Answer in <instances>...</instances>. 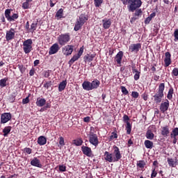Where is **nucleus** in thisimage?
<instances>
[{"instance_id":"obj_42","label":"nucleus","mask_w":178,"mask_h":178,"mask_svg":"<svg viewBox=\"0 0 178 178\" xmlns=\"http://www.w3.org/2000/svg\"><path fill=\"white\" fill-rule=\"evenodd\" d=\"M95 2V6L96 8H99L101 5H102V2H104V0H94Z\"/></svg>"},{"instance_id":"obj_2","label":"nucleus","mask_w":178,"mask_h":178,"mask_svg":"<svg viewBox=\"0 0 178 178\" xmlns=\"http://www.w3.org/2000/svg\"><path fill=\"white\" fill-rule=\"evenodd\" d=\"M165 91V83H161L159 86L157 92L152 96V100L154 104H161L162 102V98L165 97L163 92Z\"/></svg>"},{"instance_id":"obj_64","label":"nucleus","mask_w":178,"mask_h":178,"mask_svg":"<svg viewBox=\"0 0 178 178\" xmlns=\"http://www.w3.org/2000/svg\"><path fill=\"white\" fill-rule=\"evenodd\" d=\"M90 120H91V118L89 116L85 117L83 118V122L85 123H89Z\"/></svg>"},{"instance_id":"obj_47","label":"nucleus","mask_w":178,"mask_h":178,"mask_svg":"<svg viewBox=\"0 0 178 178\" xmlns=\"http://www.w3.org/2000/svg\"><path fill=\"white\" fill-rule=\"evenodd\" d=\"M165 67H168L172 64V59H164Z\"/></svg>"},{"instance_id":"obj_12","label":"nucleus","mask_w":178,"mask_h":178,"mask_svg":"<svg viewBox=\"0 0 178 178\" xmlns=\"http://www.w3.org/2000/svg\"><path fill=\"white\" fill-rule=\"evenodd\" d=\"M169 106H170L169 100L165 99V102H162L160 104L159 109L161 113H165V112H167L168 109H169Z\"/></svg>"},{"instance_id":"obj_60","label":"nucleus","mask_w":178,"mask_h":178,"mask_svg":"<svg viewBox=\"0 0 178 178\" xmlns=\"http://www.w3.org/2000/svg\"><path fill=\"white\" fill-rule=\"evenodd\" d=\"M15 101H16V97L14 95H11L9 97V102L11 103L15 102Z\"/></svg>"},{"instance_id":"obj_62","label":"nucleus","mask_w":178,"mask_h":178,"mask_svg":"<svg viewBox=\"0 0 178 178\" xmlns=\"http://www.w3.org/2000/svg\"><path fill=\"white\" fill-rule=\"evenodd\" d=\"M142 98H143V99H144V101H147V99H148V94H147L146 92L143 93L142 95Z\"/></svg>"},{"instance_id":"obj_41","label":"nucleus","mask_w":178,"mask_h":178,"mask_svg":"<svg viewBox=\"0 0 178 178\" xmlns=\"http://www.w3.org/2000/svg\"><path fill=\"white\" fill-rule=\"evenodd\" d=\"M127 134H131V124L130 122H127L126 126Z\"/></svg>"},{"instance_id":"obj_33","label":"nucleus","mask_w":178,"mask_h":178,"mask_svg":"<svg viewBox=\"0 0 178 178\" xmlns=\"http://www.w3.org/2000/svg\"><path fill=\"white\" fill-rule=\"evenodd\" d=\"M174 91H175V90L173 89L172 87L170 88V89L168 90V95H167V98L170 101H172V99H173Z\"/></svg>"},{"instance_id":"obj_3","label":"nucleus","mask_w":178,"mask_h":178,"mask_svg":"<svg viewBox=\"0 0 178 178\" xmlns=\"http://www.w3.org/2000/svg\"><path fill=\"white\" fill-rule=\"evenodd\" d=\"M88 20V15L86 13L81 14L79 17V18L76 19V21L75 22L74 30V31H79V30H81V27L84 26V24L87 22Z\"/></svg>"},{"instance_id":"obj_1","label":"nucleus","mask_w":178,"mask_h":178,"mask_svg":"<svg viewBox=\"0 0 178 178\" xmlns=\"http://www.w3.org/2000/svg\"><path fill=\"white\" fill-rule=\"evenodd\" d=\"M123 5H128L129 12H134L137 9H140L143 5V1L141 0H121Z\"/></svg>"},{"instance_id":"obj_53","label":"nucleus","mask_w":178,"mask_h":178,"mask_svg":"<svg viewBox=\"0 0 178 178\" xmlns=\"http://www.w3.org/2000/svg\"><path fill=\"white\" fill-rule=\"evenodd\" d=\"M51 84H52V81H47L44 84V88H47V90H48V88H49V87H51Z\"/></svg>"},{"instance_id":"obj_35","label":"nucleus","mask_w":178,"mask_h":178,"mask_svg":"<svg viewBox=\"0 0 178 178\" xmlns=\"http://www.w3.org/2000/svg\"><path fill=\"white\" fill-rule=\"evenodd\" d=\"M30 2H33V0H26V1L22 3V8L29 9L30 8Z\"/></svg>"},{"instance_id":"obj_56","label":"nucleus","mask_w":178,"mask_h":178,"mask_svg":"<svg viewBox=\"0 0 178 178\" xmlns=\"http://www.w3.org/2000/svg\"><path fill=\"white\" fill-rule=\"evenodd\" d=\"M59 140V144L60 145H61L62 147H63V145H65V138H63V137L60 136Z\"/></svg>"},{"instance_id":"obj_58","label":"nucleus","mask_w":178,"mask_h":178,"mask_svg":"<svg viewBox=\"0 0 178 178\" xmlns=\"http://www.w3.org/2000/svg\"><path fill=\"white\" fill-rule=\"evenodd\" d=\"M29 102H30V99L29 98V97H26L25 99H22L23 105H26V104H29Z\"/></svg>"},{"instance_id":"obj_44","label":"nucleus","mask_w":178,"mask_h":178,"mask_svg":"<svg viewBox=\"0 0 178 178\" xmlns=\"http://www.w3.org/2000/svg\"><path fill=\"white\" fill-rule=\"evenodd\" d=\"M43 76L45 79H49V76H51V71L50 70L44 71Z\"/></svg>"},{"instance_id":"obj_25","label":"nucleus","mask_w":178,"mask_h":178,"mask_svg":"<svg viewBox=\"0 0 178 178\" xmlns=\"http://www.w3.org/2000/svg\"><path fill=\"white\" fill-rule=\"evenodd\" d=\"M66 86H67V81L65 80L61 81L58 85L59 92H62V91L66 88Z\"/></svg>"},{"instance_id":"obj_28","label":"nucleus","mask_w":178,"mask_h":178,"mask_svg":"<svg viewBox=\"0 0 178 178\" xmlns=\"http://www.w3.org/2000/svg\"><path fill=\"white\" fill-rule=\"evenodd\" d=\"M146 165H147V163H145V161L144 160H140L137 161V163H136L137 168H139V169H141V170H143L144 168H145Z\"/></svg>"},{"instance_id":"obj_6","label":"nucleus","mask_w":178,"mask_h":178,"mask_svg":"<svg viewBox=\"0 0 178 178\" xmlns=\"http://www.w3.org/2000/svg\"><path fill=\"white\" fill-rule=\"evenodd\" d=\"M89 143L94 145V147H98L99 140H98V136L94 132H89L88 134Z\"/></svg>"},{"instance_id":"obj_39","label":"nucleus","mask_w":178,"mask_h":178,"mask_svg":"<svg viewBox=\"0 0 178 178\" xmlns=\"http://www.w3.org/2000/svg\"><path fill=\"white\" fill-rule=\"evenodd\" d=\"M37 24L38 23L35 22L31 24V28L29 29V31H31V33H33V31H35V30H37Z\"/></svg>"},{"instance_id":"obj_36","label":"nucleus","mask_w":178,"mask_h":178,"mask_svg":"<svg viewBox=\"0 0 178 178\" xmlns=\"http://www.w3.org/2000/svg\"><path fill=\"white\" fill-rule=\"evenodd\" d=\"M56 17H57L58 19H62V17H63V8H60L56 12Z\"/></svg>"},{"instance_id":"obj_14","label":"nucleus","mask_w":178,"mask_h":178,"mask_svg":"<svg viewBox=\"0 0 178 178\" xmlns=\"http://www.w3.org/2000/svg\"><path fill=\"white\" fill-rule=\"evenodd\" d=\"M15 38V29L11 28L10 31H7L6 33V41H12Z\"/></svg>"},{"instance_id":"obj_26","label":"nucleus","mask_w":178,"mask_h":178,"mask_svg":"<svg viewBox=\"0 0 178 178\" xmlns=\"http://www.w3.org/2000/svg\"><path fill=\"white\" fill-rule=\"evenodd\" d=\"M144 145L147 149H152L154 148V142L149 140H145Z\"/></svg>"},{"instance_id":"obj_31","label":"nucleus","mask_w":178,"mask_h":178,"mask_svg":"<svg viewBox=\"0 0 178 178\" xmlns=\"http://www.w3.org/2000/svg\"><path fill=\"white\" fill-rule=\"evenodd\" d=\"M13 10H12V8H8L5 10L4 15H5V17L6 19H7L8 22H9L10 20V17L12 16H10V13Z\"/></svg>"},{"instance_id":"obj_59","label":"nucleus","mask_w":178,"mask_h":178,"mask_svg":"<svg viewBox=\"0 0 178 178\" xmlns=\"http://www.w3.org/2000/svg\"><path fill=\"white\" fill-rule=\"evenodd\" d=\"M165 59H172L171 58L172 55L170 54V52H169V51L165 52Z\"/></svg>"},{"instance_id":"obj_30","label":"nucleus","mask_w":178,"mask_h":178,"mask_svg":"<svg viewBox=\"0 0 178 178\" xmlns=\"http://www.w3.org/2000/svg\"><path fill=\"white\" fill-rule=\"evenodd\" d=\"M83 138H78L76 139H74L72 143L74 144V145H76V147H80L83 145Z\"/></svg>"},{"instance_id":"obj_7","label":"nucleus","mask_w":178,"mask_h":178,"mask_svg":"<svg viewBox=\"0 0 178 178\" xmlns=\"http://www.w3.org/2000/svg\"><path fill=\"white\" fill-rule=\"evenodd\" d=\"M74 49V45L68 44L62 48V53L65 56H70L71 54H73V49Z\"/></svg>"},{"instance_id":"obj_50","label":"nucleus","mask_w":178,"mask_h":178,"mask_svg":"<svg viewBox=\"0 0 178 178\" xmlns=\"http://www.w3.org/2000/svg\"><path fill=\"white\" fill-rule=\"evenodd\" d=\"M172 76H175V77H177L178 76V68H174L172 71Z\"/></svg>"},{"instance_id":"obj_10","label":"nucleus","mask_w":178,"mask_h":178,"mask_svg":"<svg viewBox=\"0 0 178 178\" xmlns=\"http://www.w3.org/2000/svg\"><path fill=\"white\" fill-rule=\"evenodd\" d=\"M12 119V114L10 113H3L1 115V123H8Z\"/></svg>"},{"instance_id":"obj_63","label":"nucleus","mask_w":178,"mask_h":178,"mask_svg":"<svg viewBox=\"0 0 178 178\" xmlns=\"http://www.w3.org/2000/svg\"><path fill=\"white\" fill-rule=\"evenodd\" d=\"M131 96L133 97V98H137L139 96V94L138 92L134 91L131 93Z\"/></svg>"},{"instance_id":"obj_20","label":"nucleus","mask_w":178,"mask_h":178,"mask_svg":"<svg viewBox=\"0 0 178 178\" xmlns=\"http://www.w3.org/2000/svg\"><path fill=\"white\" fill-rule=\"evenodd\" d=\"M103 23V29H108L112 25V22L111 21V19H102Z\"/></svg>"},{"instance_id":"obj_46","label":"nucleus","mask_w":178,"mask_h":178,"mask_svg":"<svg viewBox=\"0 0 178 178\" xmlns=\"http://www.w3.org/2000/svg\"><path fill=\"white\" fill-rule=\"evenodd\" d=\"M120 90H121L122 94H124V95H127V94H129V90H127V89L126 88V87H124V86H121V87H120Z\"/></svg>"},{"instance_id":"obj_57","label":"nucleus","mask_w":178,"mask_h":178,"mask_svg":"<svg viewBox=\"0 0 178 178\" xmlns=\"http://www.w3.org/2000/svg\"><path fill=\"white\" fill-rule=\"evenodd\" d=\"M158 175V172L155 170V168L152 170V174H151V178L156 177V175Z\"/></svg>"},{"instance_id":"obj_61","label":"nucleus","mask_w":178,"mask_h":178,"mask_svg":"<svg viewBox=\"0 0 178 178\" xmlns=\"http://www.w3.org/2000/svg\"><path fill=\"white\" fill-rule=\"evenodd\" d=\"M151 20H152L149 17H147L145 19V24H149V23L151 22Z\"/></svg>"},{"instance_id":"obj_23","label":"nucleus","mask_w":178,"mask_h":178,"mask_svg":"<svg viewBox=\"0 0 178 178\" xmlns=\"http://www.w3.org/2000/svg\"><path fill=\"white\" fill-rule=\"evenodd\" d=\"M99 84H101V82L98 79H94L92 82H90V86L92 88V90H97L98 87H99Z\"/></svg>"},{"instance_id":"obj_16","label":"nucleus","mask_w":178,"mask_h":178,"mask_svg":"<svg viewBox=\"0 0 178 178\" xmlns=\"http://www.w3.org/2000/svg\"><path fill=\"white\" fill-rule=\"evenodd\" d=\"M31 166H35V168H42L41 161L37 157L33 158V159L31 161Z\"/></svg>"},{"instance_id":"obj_54","label":"nucleus","mask_w":178,"mask_h":178,"mask_svg":"<svg viewBox=\"0 0 178 178\" xmlns=\"http://www.w3.org/2000/svg\"><path fill=\"white\" fill-rule=\"evenodd\" d=\"M174 41L177 42L178 41V29H175V31H174Z\"/></svg>"},{"instance_id":"obj_43","label":"nucleus","mask_w":178,"mask_h":178,"mask_svg":"<svg viewBox=\"0 0 178 178\" xmlns=\"http://www.w3.org/2000/svg\"><path fill=\"white\" fill-rule=\"evenodd\" d=\"M17 67L19 69V70L20 71L21 73H24V72H26V67H24V65H22V64H19L17 65Z\"/></svg>"},{"instance_id":"obj_37","label":"nucleus","mask_w":178,"mask_h":178,"mask_svg":"<svg viewBox=\"0 0 178 178\" xmlns=\"http://www.w3.org/2000/svg\"><path fill=\"white\" fill-rule=\"evenodd\" d=\"M177 136H178V127H175L172 129L170 134V138H172V137H177Z\"/></svg>"},{"instance_id":"obj_17","label":"nucleus","mask_w":178,"mask_h":178,"mask_svg":"<svg viewBox=\"0 0 178 178\" xmlns=\"http://www.w3.org/2000/svg\"><path fill=\"white\" fill-rule=\"evenodd\" d=\"M170 134V130H169L168 125L161 127V136H163V137H168Z\"/></svg>"},{"instance_id":"obj_27","label":"nucleus","mask_w":178,"mask_h":178,"mask_svg":"<svg viewBox=\"0 0 178 178\" xmlns=\"http://www.w3.org/2000/svg\"><path fill=\"white\" fill-rule=\"evenodd\" d=\"M38 144L39 145H45L47 144V138L44 136H41L38 138Z\"/></svg>"},{"instance_id":"obj_48","label":"nucleus","mask_w":178,"mask_h":178,"mask_svg":"<svg viewBox=\"0 0 178 178\" xmlns=\"http://www.w3.org/2000/svg\"><path fill=\"white\" fill-rule=\"evenodd\" d=\"M141 74V72H136L134 76V79L136 81H137V80H140V76Z\"/></svg>"},{"instance_id":"obj_5","label":"nucleus","mask_w":178,"mask_h":178,"mask_svg":"<svg viewBox=\"0 0 178 178\" xmlns=\"http://www.w3.org/2000/svg\"><path fill=\"white\" fill-rule=\"evenodd\" d=\"M33 40L28 39L23 42V49L24 54H29L33 51Z\"/></svg>"},{"instance_id":"obj_15","label":"nucleus","mask_w":178,"mask_h":178,"mask_svg":"<svg viewBox=\"0 0 178 178\" xmlns=\"http://www.w3.org/2000/svg\"><path fill=\"white\" fill-rule=\"evenodd\" d=\"M81 151L84 155H86V156L90 157L92 156V150L91 149V147H88L87 146H82Z\"/></svg>"},{"instance_id":"obj_8","label":"nucleus","mask_w":178,"mask_h":178,"mask_svg":"<svg viewBox=\"0 0 178 178\" xmlns=\"http://www.w3.org/2000/svg\"><path fill=\"white\" fill-rule=\"evenodd\" d=\"M113 148L114 149L113 151L114 162H119V160L122 159V154L120 153V149L116 145H114Z\"/></svg>"},{"instance_id":"obj_52","label":"nucleus","mask_w":178,"mask_h":178,"mask_svg":"<svg viewBox=\"0 0 178 178\" xmlns=\"http://www.w3.org/2000/svg\"><path fill=\"white\" fill-rule=\"evenodd\" d=\"M130 120V118H129V115H124L123 116V122L127 124V123H129V121Z\"/></svg>"},{"instance_id":"obj_40","label":"nucleus","mask_w":178,"mask_h":178,"mask_svg":"<svg viewBox=\"0 0 178 178\" xmlns=\"http://www.w3.org/2000/svg\"><path fill=\"white\" fill-rule=\"evenodd\" d=\"M17 19H19V14L13 13L8 22H15V20H17Z\"/></svg>"},{"instance_id":"obj_9","label":"nucleus","mask_w":178,"mask_h":178,"mask_svg":"<svg viewBox=\"0 0 178 178\" xmlns=\"http://www.w3.org/2000/svg\"><path fill=\"white\" fill-rule=\"evenodd\" d=\"M141 48V43L131 44L129 47V51L131 53L138 54Z\"/></svg>"},{"instance_id":"obj_32","label":"nucleus","mask_w":178,"mask_h":178,"mask_svg":"<svg viewBox=\"0 0 178 178\" xmlns=\"http://www.w3.org/2000/svg\"><path fill=\"white\" fill-rule=\"evenodd\" d=\"M12 130V127L8 126V127H5L4 129H3V136L4 137H8V134L10 133V131Z\"/></svg>"},{"instance_id":"obj_4","label":"nucleus","mask_w":178,"mask_h":178,"mask_svg":"<svg viewBox=\"0 0 178 178\" xmlns=\"http://www.w3.org/2000/svg\"><path fill=\"white\" fill-rule=\"evenodd\" d=\"M58 42L59 45H61V47H63L64 45H66L69 41H70V33H63L60 34L57 38Z\"/></svg>"},{"instance_id":"obj_49","label":"nucleus","mask_w":178,"mask_h":178,"mask_svg":"<svg viewBox=\"0 0 178 178\" xmlns=\"http://www.w3.org/2000/svg\"><path fill=\"white\" fill-rule=\"evenodd\" d=\"M115 138H118V134L116 132H112L111 136H110V141L115 140Z\"/></svg>"},{"instance_id":"obj_19","label":"nucleus","mask_w":178,"mask_h":178,"mask_svg":"<svg viewBox=\"0 0 178 178\" xmlns=\"http://www.w3.org/2000/svg\"><path fill=\"white\" fill-rule=\"evenodd\" d=\"M47 104V100L44 98L38 97L35 104L40 108L44 106Z\"/></svg>"},{"instance_id":"obj_22","label":"nucleus","mask_w":178,"mask_h":178,"mask_svg":"<svg viewBox=\"0 0 178 178\" xmlns=\"http://www.w3.org/2000/svg\"><path fill=\"white\" fill-rule=\"evenodd\" d=\"M82 87H83V90H86V91L92 90V89L91 88V82H90L88 81H83V83H82Z\"/></svg>"},{"instance_id":"obj_55","label":"nucleus","mask_w":178,"mask_h":178,"mask_svg":"<svg viewBox=\"0 0 178 178\" xmlns=\"http://www.w3.org/2000/svg\"><path fill=\"white\" fill-rule=\"evenodd\" d=\"M58 169L60 172H66V166L64 165H59Z\"/></svg>"},{"instance_id":"obj_29","label":"nucleus","mask_w":178,"mask_h":178,"mask_svg":"<svg viewBox=\"0 0 178 178\" xmlns=\"http://www.w3.org/2000/svg\"><path fill=\"white\" fill-rule=\"evenodd\" d=\"M79 59H80V56L79 54L74 55L73 57L69 60L68 65H70V66H72V65H73V63H74L76 60H79Z\"/></svg>"},{"instance_id":"obj_51","label":"nucleus","mask_w":178,"mask_h":178,"mask_svg":"<svg viewBox=\"0 0 178 178\" xmlns=\"http://www.w3.org/2000/svg\"><path fill=\"white\" fill-rule=\"evenodd\" d=\"M24 152H26V154H28L29 155H30V154L33 152V149H31V148H29V147H25L24 149Z\"/></svg>"},{"instance_id":"obj_21","label":"nucleus","mask_w":178,"mask_h":178,"mask_svg":"<svg viewBox=\"0 0 178 178\" xmlns=\"http://www.w3.org/2000/svg\"><path fill=\"white\" fill-rule=\"evenodd\" d=\"M104 156H105V161H107V162H115L114 157L112 156V154L109 153L108 152H104Z\"/></svg>"},{"instance_id":"obj_13","label":"nucleus","mask_w":178,"mask_h":178,"mask_svg":"<svg viewBox=\"0 0 178 178\" xmlns=\"http://www.w3.org/2000/svg\"><path fill=\"white\" fill-rule=\"evenodd\" d=\"M59 49H60V47H59V44L58 43H54L49 50V55H55V54H58L59 52Z\"/></svg>"},{"instance_id":"obj_34","label":"nucleus","mask_w":178,"mask_h":178,"mask_svg":"<svg viewBox=\"0 0 178 178\" xmlns=\"http://www.w3.org/2000/svg\"><path fill=\"white\" fill-rule=\"evenodd\" d=\"M145 137L146 138H147V140H152L155 137V134L152 133V131L147 130L146 132Z\"/></svg>"},{"instance_id":"obj_18","label":"nucleus","mask_w":178,"mask_h":178,"mask_svg":"<svg viewBox=\"0 0 178 178\" xmlns=\"http://www.w3.org/2000/svg\"><path fill=\"white\" fill-rule=\"evenodd\" d=\"M167 162L170 167L176 168V166L177 165L178 160L177 158H175V159L168 158Z\"/></svg>"},{"instance_id":"obj_11","label":"nucleus","mask_w":178,"mask_h":178,"mask_svg":"<svg viewBox=\"0 0 178 178\" xmlns=\"http://www.w3.org/2000/svg\"><path fill=\"white\" fill-rule=\"evenodd\" d=\"M123 51H120L114 57V62L117 63L118 66H122V59H123Z\"/></svg>"},{"instance_id":"obj_45","label":"nucleus","mask_w":178,"mask_h":178,"mask_svg":"<svg viewBox=\"0 0 178 178\" xmlns=\"http://www.w3.org/2000/svg\"><path fill=\"white\" fill-rule=\"evenodd\" d=\"M134 15L138 17L141 16V15H143V10H141V8H137L136 10H135Z\"/></svg>"},{"instance_id":"obj_24","label":"nucleus","mask_w":178,"mask_h":178,"mask_svg":"<svg viewBox=\"0 0 178 178\" xmlns=\"http://www.w3.org/2000/svg\"><path fill=\"white\" fill-rule=\"evenodd\" d=\"M94 58H95V54H86L84 56L83 59L85 62H92L94 60Z\"/></svg>"},{"instance_id":"obj_38","label":"nucleus","mask_w":178,"mask_h":178,"mask_svg":"<svg viewBox=\"0 0 178 178\" xmlns=\"http://www.w3.org/2000/svg\"><path fill=\"white\" fill-rule=\"evenodd\" d=\"M7 81H8V79H6V78L1 79L0 80V87H1V88H3V87H6Z\"/></svg>"}]
</instances>
